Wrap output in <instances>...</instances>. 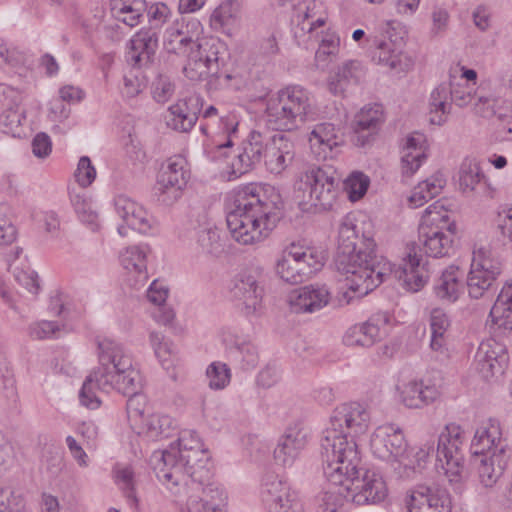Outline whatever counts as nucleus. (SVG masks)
Here are the masks:
<instances>
[{
	"label": "nucleus",
	"mask_w": 512,
	"mask_h": 512,
	"mask_svg": "<svg viewBox=\"0 0 512 512\" xmlns=\"http://www.w3.org/2000/svg\"><path fill=\"white\" fill-rule=\"evenodd\" d=\"M369 423L370 413L363 404H341L334 409L320 442L327 481L340 485L339 493L357 505L376 504L387 496L382 477L360 467L356 438L367 432Z\"/></svg>",
	"instance_id": "f257e3e1"
},
{
	"label": "nucleus",
	"mask_w": 512,
	"mask_h": 512,
	"mask_svg": "<svg viewBox=\"0 0 512 512\" xmlns=\"http://www.w3.org/2000/svg\"><path fill=\"white\" fill-rule=\"evenodd\" d=\"M338 272L346 275L347 291L340 298V306L369 294L383 281L387 273L380 267L372 238H359L357 226L346 218L339 227L338 248L334 260Z\"/></svg>",
	"instance_id": "f03ea898"
},
{
	"label": "nucleus",
	"mask_w": 512,
	"mask_h": 512,
	"mask_svg": "<svg viewBox=\"0 0 512 512\" xmlns=\"http://www.w3.org/2000/svg\"><path fill=\"white\" fill-rule=\"evenodd\" d=\"M283 201L272 186L249 184L235 191L233 209L227 213V227L240 244L263 241L283 216Z\"/></svg>",
	"instance_id": "7ed1b4c3"
},
{
	"label": "nucleus",
	"mask_w": 512,
	"mask_h": 512,
	"mask_svg": "<svg viewBox=\"0 0 512 512\" xmlns=\"http://www.w3.org/2000/svg\"><path fill=\"white\" fill-rule=\"evenodd\" d=\"M208 459L207 450L200 446L189 452L176 451V447L171 446L168 450L155 451L150 463L159 481L176 487L186 485L189 478L201 483L202 474L208 473L205 470Z\"/></svg>",
	"instance_id": "20e7f679"
},
{
	"label": "nucleus",
	"mask_w": 512,
	"mask_h": 512,
	"mask_svg": "<svg viewBox=\"0 0 512 512\" xmlns=\"http://www.w3.org/2000/svg\"><path fill=\"white\" fill-rule=\"evenodd\" d=\"M265 112L273 130L293 131L314 114L311 94L300 85H288L268 98Z\"/></svg>",
	"instance_id": "39448f33"
},
{
	"label": "nucleus",
	"mask_w": 512,
	"mask_h": 512,
	"mask_svg": "<svg viewBox=\"0 0 512 512\" xmlns=\"http://www.w3.org/2000/svg\"><path fill=\"white\" fill-rule=\"evenodd\" d=\"M339 181L331 168L309 165L294 183V198L303 211L329 210L337 198Z\"/></svg>",
	"instance_id": "423d86ee"
},
{
	"label": "nucleus",
	"mask_w": 512,
	"mask_h": 512,
	"mask_svg": "<svg viewBox=\"0 0 512 512\" xmlns=\"http://www.w3.org/2000/svg\"><path fill=\"white\" fill-rule=\"evenodd\" d=\"M97 355L99 367L94 369L85 379L79 392L80 403L90 409H96L100 406V400L94 391V385L100 380L103 371L109 372V375L119 372L120 369H127L133 362L130 353L125 347L111 338H96Z\"/></svg>",
	"instance_id": "0eeeda50"
},
{
	"label": "nucleus",
	"mask_w": 512,
	"mask_h": 512,
	"mask_svg": "<svg viewBox=\"0 0 512 512\" xmlns=\"http://www.w3.org/2000/svg\"><path fill=\"white\" fill-rule=\"evenodd\" d=\"M447 218V215L433 213L430 207L425 210L418 230V248L429 257L442 258L454 252L456 225L447 224Z\"/></svg>",
	"instance_id": "6e6552de"
},
{
	"label": "nucleus",
	"mask_w": 512,
	"mask_h": 512,
	"mask_svg": "<svg viewBox=\"0 0 512 512\" xmlns=\"http://www.w3.org/2000/svg\"><path fill=\"white\" fill-rule=\"evenodd\" d=\"M323 264L322 253L292 243L277 260L275 271L283 281L296 285L306 281Z\"/></svg>",
	"instance_id": "1a4fd4ad"
},
{
	"label": "nucleus",
	"mask_w": 512,
	"mask_h": 512,
	"mask_svg": "<svg viewBox=\"0 0 512 512\" xmlns=\"http://www.w3.org/2000/svg\"><path fill=\"white\" fill-rule=\"evenodd\" d=\"M372 453L379 459L390 462L395 471L411 468L408 459V444L403 431L394 425H382L371 436Z\"/></svg>",
	"instance_id": "9d476101"
},
{
	"label": "nucleus",
	"mask_w": 512,
	"mask_h": 512,
	"mask_svg": "<svg viewBox=\"0 0 512 512\" xmlns=\"http://www.w3.org/2000/svg\"><path fill=\"white\" fill-rule=\"evenodd\" d=\"M189 179L186 159L180 155L170 157L161 166L153 194L159 203L170 206L181 197Z\"/></svg>",
	"instance_id": "9b49d317"
},
{
	"label": "nucleus",
	"mask_w": 512,
	"mask_h": 512,
	"mask_svg": "<svg viewBox=\"0 0 512 512\" xmlns=\"http://www.w3.org/2000/svg\"><path fill=\"white\" fill-rule=\"evenodd\" d=\"M465 440L464 430L458 424H447L441 431L437 443V460L446 475L457 477L461 474L464 466Z\"/></svg>",
	"instance_id": "f8f14e48"
},
{
	"label": "nucleus",
	"mask_w": 512,
	"mask_h": 512,
	"mask_svg": "<svg viewBox=\"0 0 512 512\" xmlns=\"http://www.w3.org/2000/svg\"><path fill=\"white\" fill-rule=\"evenodd\" d=\"M508 362L509 357L505 345L494 339L480 343L475 355V363L477 371L484 379L502 375Z\"/></svg>",
	"instance_id": "ddd939ff"
},
{
	"label": "nucleus",
	"mask_w": 512,
	"mask_h": 512,
	"mask_svg": "<svg viewBox=\"0 0 512 512\" xmlns=\"http://www.w3.org/2000/svg\"><path fill=\"white\" fill-rule=\"evenodd\" d=\"M507 447L499 421L490 418L475 431L470 452L473 456L482 457L491 454H507Z\"/></svg>",
	"instance_id": "4468645a"
},
{
	"label": "nucleus",
	"mask_w": 512,
	"mask_h": 512,
	"mask_svg": "<svg viewBox=\"0 0 512 512\" xmlns=\"http://www.w3.org/2000/svg\"><path fill=\"white\" fill-rule=\"evenodd\" d=\"M268 138L260 132L252 131L242 142L240 152L231 164V175L234 178L249 172L264 159Z\"/></svg>",
	"instance_id": "2eb2a0df"
},
{
	"label": "nucleus",
	"mask_w": 512,
	"mask_h": 512,
	"mask_svg": "<svg viewBox=\"0 0 512 512\" xmlns=\"http://www.w3.org/2000/svg\"><path fill=\"white\" fill-rule=\"evenodd\" d=\"M231 296L244 305L246 314H253L261 305L263 288L259 286L254 271L245 270L238 273L230 286Z\"/></svg>",
	"instance_id": "dca6fc26"
},
{
	"label": "nucleus",
	"mask_w": 512,
	"mask_h": 512,
	"mask_svg": "<svg viewBox=\"0 0 512 512\" xmlns=\"http://www.w3.org/2000/svg\"><path fill=\"white\" fill-rule=\"evenodd\" d=\"M451 498L444 488L421 486L413 491L409 512H451Z\"/></svg>",
	"instance_id": "f3484780"
},
{
	"label": "nucleus",
	"mask_w": 512,
	"mask_h": 512,
	"mask_svg": "<svg viewBox=\"0 0 512 512\" xmlns=\"http://www.w3.org/2000/svg\"><path fill=\"white\" fill-rule=\"evenodd\" d=\"M294 157V144L283 134H276L268 138L263 160L270 173L276 175L282 173L291 165Z\"/></svg>",
	"instance_id": "a211bd4d"
},
{
	"label": "nucleus",
	"mask_w": 512,
	"mask_h": 512,
	"mask_svg": "<svg viewBox=\"0 0 512 512\" xmlns=\"http://www.w3.org/2000/svg\"><path fill=\"white\" fill-rule=\"evenodd\" d=\"M422 258L417 254L416 247L413 244L408 247L407 258L397 270L394 271V277L400 285L407 291L417 292L427 282L428 271L424 264H421Z\"/></svg>",
	"instance_id": "6ab92c4d"
},
{
	"label": "nucleus",
	"mask_w": 512,
	"mask_h": 512,
	"mask_svg": "<svg viewBox=\"0 0 512 512\" xmlns=\"http://www.w3.org/2000/svg\"><path fill=\"white\" fill-rule=\"evenodd\" d=\"M330 291L326 285H307L293 291L289 303L295 313H314L330 301Z\"/></svg>",
	"instance_id": "aec40b11"
},
{
	"label": "nucleus",
	"mask_w": 512,
	"mask_h": 512,
	"mask_svg": "<svg viewBox=\"0 0 512 512\" xmlns=\"http://www.w3.org/2000/svg\"><path fill=\"white\" fill-rule=\"evenodd\" d=\"M309 433L301 425L287 428L274 449L275 460L283 466H291L305 448Z\"/></svg>",
	"instance_id": "412c9836"
},
{
	"label": "nucleus",
	"mask_w": 512,
	"mask_h": 512,
	"mask_svg": "<svg viewBox=\"0 0 512 512\" xmlns=\"http://www.w3.org/2000/svg\"><path fill=\"white\" fill-rule=\"evenodd\" d=\"M100 380L94 385V390L98 389L104 392L116 390L123 395L135 394L142 387V377L138 370L133 368V362L127 369H120L119 372L109 375V372L103 371Z\"/></svg>",
	"instance_id": "4be33fe9"
},
{
	"label": "nucleus",
	"mask_w": 512,
	"mask_h": 512,
	"mask_svg": "<svg viewBox=\"0 0 512 512\" xmlns=\"http://www.w3.org/2000/svg\"><path fill=\"white\" fill-rule=\"evenodd\" d=\"M115 209L118 216L126 223L128 228L140 233H148L156 224V220L143 206L125 196L115 200Z\"/></svg>",
	"instance_id": "5701e85b"
},
{
	"label": "nucleus",
	"mask_w": 512,
	"mask_h": 512,
	"mask_svg": "<svg viewBox=\"0 0 512 512\" xmlns=\"http://www.w3.org/2000/svg\"><path fill=\"white\" fill-rule=\"evenodd\" d=\"M400 402L410 409H421L433 403L440 395L436 385L423 380H411L398 387Z\"/></svg>",
	"instance_id": "b1692460"
},
{
	"label": "nucleus",
	"mask_w": 512,
	"mask_h": 512,
	"mask_svg": "<svg viewBox=\"0 0 512 512\" xmlns=\"http://www.w3.org/2000/svg\"><path fill=\"white\" fill-rule=\"evenodd\" d=\"M160 35L142 27L130 40L128 60L137 67L150 64L157 51Z\"/></svg>",
	"instance_id": "393cba45"
},
{
	"label": "nucleus",
	"mask_w": 512,
	"mask_h": 512,
	"mask_svg": "<svg viewBox=\"0 0 512 512\" xmlns=\"http://www.w3.org/2000/svg\"><path fill=\"white\" fill-rule=\"evenodd\" d=\"M364 75V68L359 61H346L330 74L328 89L333 95L344 96L351 87L360 83Z\"/></svg>",
	"instance_id": "a878e982"
},
{
	"label": "nucleus",
	"mask_w": 512,
	"mask_h": 512,
	"mask_svg": "<svg viewBox=\"0 0 512 512\" xmlns=\"http://www.w3.org/2000/svg\"><path fill=\"white\" fill-rule=\"evenodd\" d=\"M340 130L332 123L315 125L309 136L310 147L318 158L332 157V151L342 143Z\"/></svg>",
	"instance_id": "bb28decb"
},
{
	"label": "nucleus",
	"mask_w": 512,
	"mask_h": 512,
	"mask_svg": "<svg viewBox=\"0 0 512 512\" xmlns=\"http://www.w3.org/2000/svg\"><path fill=\"white\" fill-rule=\"evenodd\" d=\"M383 122V113L380 105L364 107L356 114L353 129L357 135V144L364 146L374 135Z\"/></svg>",
	"instance_id": "cd10ccee"
},
{
	"label": "nucleus",
	"mask_w": 512,
	"mask_h": 512,
	"mask_svg": "<svg viewBox=\"0 0 512 512\" xmlns=\"http://www.w3.org/2000/svg\"><path fill=\"white\" fill-rule=\"evenodd\" d=\"M384 335V328L371 318L365 323L350 327L344 335V343L348 346L370 347Z\"/></svg>",
	"instance_id": "c85d7f7f"
},
{
	"label": "nucleus",
	"mask_w": 512,
	"mask_h": 512,
	"mask_svg": "<svg viewBox=\"0 0 512 512\" xmlns=\"http://www.w3.org/2000/svg\"><path fill=\"white\" fill-rule=\"evenodd\" d=\"M493 326L505 334L512 330V284H506L501 289L490 310Z\"/></svg>",
	"instance_id": "c756f323"
},
{
	"label": "nucleus",
	"mask_w": 512,
	"mask_h": 512,
	"mask_svg": "<svg viewBox=\"0 0 512 512\" xmlns=\"http://www.w3.org/2000/svg\"><path fill=\"white\" fill-rule=\"evenodd\" d=\"M147 10L146 0H111L113 17L130 28L141 23Z\"/></svg>",
	"instance_id": "7c9ffc66"
},
{
	"label": "nucleus",
	"mask_w": 512,
	"mask_h": 512,
	"mask_svg": "<svg viewBox=\"0 0 512 512\" xmlns=\"http://www.w3.org/2000/svg\"><path fill=\"white\" fill-rule=\"evenodd\" d=\"M260 494L268 509L271 504L281 502L285 498H291L292 495L298 493L291 490L287 482L277 474L267 472L262 479Z\"/></svg>",
	"instance_id": "2f4dec72"
},
{
	"label": "nucleus",
	"mask_w": 512,
	"mask_h": 512,
	"mask_svg": "<svg viewBox=\"0 0 512 512\" xmlns=\"http://www.w3.org/2000/svg\"><path fill=\"white\" fill-rule=\"evenodd\" d=\"M423 141V135L421 134L407 137L401 157V168L404 177H411L426 159Z\"/></svg>",
	"instance_id": "473e14b6"
},
{
	"label": "nucleus",
	"mask_w": 512,
	"mask_h": 512,
	"mask_svg": "<svg viewBox=\"0 0 512 512\" xmlns=\"http://www.w3.org/2000/svg\"><path fill=\"white\" fill-rule=\"evenodd\" d=\"M202 494L200 500L189 502L188 512H225L227 496L221 488L210 483L203 488Z\"/></svg>",
	"instance_id": "72a5a7b5"
},
{
	"label": "nucleus",
	"mask_w": 512,
	"mask_h": 512,
	"mask_svg": "<svg viewBox=\"0 0 512 512\" xmlns=\"http://www.w3.org/2000/svg\"><path fill=\"white\" fill-rule=\"evenodd\" d=\"M462 276L463 273L454 265L445 269L434 285L436 296L449 302L457 300L462 287Z\"/></svg>",
	"instance_id": "f704fd0d"
},
{
	"label": "nucleus",
	"mask_w": 512,
	"mask_h": 512,
	"mask_svg": "<svg viewBox=\"0 0 512 512\" xmlns=\"http://www.w3.org/2000/svg\"><path fill=\"white\" fill-rule=\"evenodd\" d=\"M508 459V454H491L480 459L478 473L485 487H492L497 482L507 466Z\"/></svg>",
	"instance_id": "c9c22d12"
},
{
	"label": "nucleus",
	"mask_w": 512,
	"mask_h": 512,
	"mask_svg": "<svg viewBox=\"0 0 512 512\" xmlns=\"http://www.w3.org/2000/svg\"><path fill=\"white\" fill-rule=\"evenodd\" d=\"M451 91L449 84L441 83L430 95V122L441 125L446 121V116L451 110Z\"/></svg>",
	"instance_id": "e433bc0d"
},
{
	"label": "nucleus",
	"mask_w": 512,
	"mask_h": 512,
	"mask_svg": "<svg viewBox=\"0 0 512 512\" xmlns=\"http://www.w3.org/2000/svg\"><path fill=\"white\" fill-rule=\"evenodd\" d=\"M459 187L462 192L476 191L477 187L485 188L486 180L478 163L465 160L459 169Z\"/></svg>",
	"instance_id": "4c0bfd02"
},
{
	"label": "nucleus",
	"mask_w": 512,
	"mask_h": 512,
	"mask_svg": "<svg viewBox=\"0 0 512 512\" xmlns=\"http://www.w3.org/2000/svg\"><path fill=\"white\" fill-rule=\"evenodd\" d=\"M147 252L146 245L129 246L120 254V261L124 269L135 272L146 279V266H147Z\"/></svg>",
	"instance_id": "58836bf2"
},
{
	"label": "nucleus",
	"mask_w": 512,
	"mask_h": 512,
	"mask_svg": "<svg viewBox=\"0 0 512 512\" xmlns=\"http://www.w3.org/2000/svg\"><path fill=\"white\" fill-rule=\"evenodd\" d=\"M444 185L445 180L440 176H432L431 178L419 183L409 197L411 206L414 208L422 206L428 200L439 195Z\"/></svg>",
	"instance_id": "ea45409f"
},
{
	"label": "nucleus",
	"mask_w": 512,
	"mask_h": 512,
	"mask_svg": "<svg viewBox=\"0 0 512 512\" xmlns=\"http://www.w3.org/2000/svg\"><path fill=\"white\" fill-rule=\"evenodd\" d=\"M196 242L202 253L213 257H219L224 252V244L221 242L220 233L214 226L207 225L196 231Z\"/></svg>",
	"instance_id": "a19ab883"
},
{
	"label": "nucleus",
	"mask_w": 512,
	"mask_h": 512,
	"mask_svg": "<svg viewBox=\"0 0 512 512\" xmlns=\"http://www.w3.org/2000/svg\"><path fill=\"white\" fill-rule=\"evenodd\" d=\"M173 431V420L168 415L152 414L144 420L143 433L151 440L168 438Z\"/></svg>",
	"instance_id": "79ce46f5"
},
{
	"label": "nucleus",
	"mask_w": 512,
	"mask_h": 512,
	"mask_svg": "<svg viewBox=\"0 0 512 512\" xmlns=\"http://www.w3.org/2000/svg\"><path fill=\"white\" fill-rule=\"evenodd\" d=\"M471 268L497 279L502 271V264L490 249L481 247L473 252Z\"/></svg>",
	"instance_id": "37998d69"
},
{
	"label": "nucleus",
	"mask_w": 512,
	"mask_h": 512,
	"mask_svg": "<svg viewBox=\"0 0 512 512\" xmlns=\"http://www.w3.org/2000/svg\"><path fill=\"white\" fill-rule=\"evenodd\" d=\"M375 45L376 51L372 57L375 62L391 69L402 70V54L393 41H375Z\"/></svg>",
	"instance_id": "c03bdc74"
},
{
	"label": "nucleus",
	"mask_w": 512,
	"mask_h": 512,
	"mask_svg": "<svg viewBox=\"0 0 512 512\" xmlns=\"http://www.w3.org/2000/svg\"><path fill=\"white\" fill-rule=\"evenodd\" d=\"M149 338L155 355L161 363L162 367L169 371L175 366L177 361V356L173 344L169 341H166L164 336L158 332H151Z\"/></svg>",
	"instance_id": "a18cd8bd"
},
{
	"label": "nucleus",
	"mask_w": 512,
	"mask_h": 512,
	"mask_svg": "<svg viewBox=\"0 0 512 512\" xmlns=\"http://www.w3.org/2000/svg\"><path fill=\"white\" fill-rule=\"evenodd\" d=\"M145 14L148 20V26L144 28L161 34L162 29L169 23L172 16L170 8L163 2L148 3Z\"/></svg>",
	"instance_id": "49530a36"
},
{
	"label": "nucleus",
	"mask_w": 512,
	"mask_h": 512,
	"mask_svg": "<svg viewBox=\"0 0 512 512\" xmlns=\"http://www.w3.org/2000/svg\"><path fill=\"white\" fill-rule=\"evenodd\" d=\"M223 44L216 39L203 40L197 42L195 51L201 56L203 61L212 69L213 74H217L222 62L220 57L221 50H223Z\"/></svg>",
	"instance_id": "de8ad7c7"
},
{
	"label": "nucleus",
	"mask_w": 512,
	"mask_h": 512,
	"mask_svg": "<svg viewBox=\"0 0 512 512\" xmlns=\"http://www.w3.org/2000/svg\"><path fill=\"white\" fill-rule=\"evenodd\" d=\"M230 357L238 362L243 369L254 368L258 363V351L249 342L237 343L229 348Z\"/></svg>",
	"instance_id": "09e8293b"
},
{
	"label": "nucleus",
	"mask_w": 512,
	"mask_h": 512,
	"mask_svg": "<svg viewBox=\"0 0 512 512\" xmlns=\"http://www.w3.org/2000/svg\"><path fill=\"white\" fill-rule=\"evenodd\" d=\"M185 76L192 81H200L214 75L212 69L195 50L187 54V64L183 68Z\"/></svg>",
	"instance_id": "8fccbe9b"
},
{
	"label": "nucleus",
	"mask_w": 512,
	"mask_h": 512,
	"mask_svg": "<svg viewBox=\"0 0 512 512\" xmlns=\"http://www.w3.org/2000/svg\"><path fill=\"white\" fill-rule=\"evenodd\" d=\"M496 279L471 268L467 277L470 297L479 299L488 293Z\"/></svg>",
	"instance_id": "3c124183"
},
{
	"label": "nucleus",
	"mask_w": 512,
	"mask_h": 512,
	"mask_svg": "<svg viewBox=\"0 0 512 512\" xmlns=\"http://www.w3.org/2000/svg\"><path fill=\"white\" fill-rule=\"evenodd\" d=\"M0 512H31L24 496L10 488L0 487Z\"/></svg>",
	"instance_id": "603ef678"
},
{
	"label": "nucleus",
	"mask_w": 512,
	"mask_h": 512,
	"mask_svg": "<svg viewBox=\"0 0 512 512\" xmlns=\"http://www.w3.org/2000/svg\"><path fill=\"white\" fill-rule=\"evenodd\" d=\"M115 477L127 500L131 502V505L137 508L138 499L134 491V472L132 468L130 466L117 465L115 468Z\"/></svg>",
	"instance_id": "864d4df0"
},
{
	"label": "nucleus",
	"mask_w": 512,
	"mask_h": 512,
	"mask_svg": "<svg viewBox=\"0 0 512 512\" xmlns=\"http://www.w3.org/2000/svg\"><path fill=\"white\" fill-rule=\"evenodd\" d=\"M206 376L209 381V387L214 390H220L229 384L231 373L225 363L213 362L208 366Z\"/></svg>",
	"instance_id": "5fc2aeb1"
},
{
	"label": "nucleus",
	"mask_w": 512,
	"mask_h": 512,
	"mask_svg": "<svg viewBox=\"0 0 512 512\" xmlns=\"http://www.w3.org/2000/svg\"><path fill=\"white\" fill-rule=\"evenodd\" d=\"M340 492V485L333 486L328 491L322 493L318 501L317 512H338V509L343 505L346 497Z\"/></svg>",
	"instance_id": "6e6d98bb"
},
{
	"label": "nucleus",
	"mask_w": 512,
	"mask_h": 512,
	"mask_svg": "<svg viewBox=\"0 0 512 512\" xmlns=\"http://www.w3.org/2000/svg\"><path fill=\"white\" fill-rule=\"evenodd\" d=\"M71 201L79 219L82 222L91 225L92 229H95L98 226V215L92 209L91 202H89L83 195L80 194L74 195L71 198Z\"/></svg>",
	"instance_id": "4d7b16f0"
},
{
	"label": "nucleus",
	"mask_w": 512,
	"mask_h": 512,
	"mask_svg": "<svg viewBox=\"0 0 512 512\" xmlns=\"http://www.w3.org/2000/svg\"><path fill=\"white\" fill-rule=\"evenodd\" d=\"M9 206L0 205V246L11 245L17 236L16 227L9 217Z\"/></svg>",
	"instance_id": "13d9d810"
},
{
	"label": "nucleus",
	"mask_w": 512,
	"mask_h": 512,
	"mask_svg": "<svg viewBox=\"0 0 512 512\" xmlns=\"http://www.w3.org/2000/svg\"><path fill=\"white\" fill-rule=\"evenodd\" d=\"M175 92V84L167 75L159 74L152 83V95L156 102L166 103Z\"/></svg>",
	"instance_id": "bf43d9fd"
},
{
	"label": "nucleus",
	"mask_w": 512,
	"mask_h": 512,
	"mask_svg": "<svg viewBox=\"0 0 512 512\" xmlns=\"http://www.w3.org/2000/svg\"><path fill=\"white\" fill-rule=\"evenodd\" d=\"M434 452V443L427 442L423 444L419 449L414 453V455H411L408 451V459L412 463L411 468H401L398 471V474L400 477H411L415 471L416 468H420L422 466V463H425L427 458L430 456L431 453Z\"/></svg>",
	"instance_id": "052dcab7"
},
{
	"label": "nucleus",
	"mask_w": 512,
	"mask_h": 512,
	"mask_svg": "<svg viewBox=\"0 0 512 512\" xmlns=\"http://www.w3.org/2000/svg\"><path fill=\"white\" fill-rule=\"evenodd\" d=\"M63 325L54 321L42 320L29 326V335L35 340L51 339L62 330Z\"/></svg>",
	"instance_id": "680f3d73"
},
{
	"label": "nucleus",
	"mask_w": 512,
	"mask_h": 512,
	"mask_svg": "<svg viewBox=\"0 0 512 512\" xmlns=\"http://www.w3.org/2000/svg\"><path fill=\"white\" fill-rule=\"evenodd\" d=\"M15 282L24 291L36 295L40 289L38 275L35 271L24 270L16 267L13 271Z\"/></svg>",
	"instance_id": "e2e57ef3"
},
{
	"label": "nucleus",
	"mask_w": 512,
	"mask_h": 512,
	"mask_svg": "<svg viewBox=\"0 0 512 512\" xmlns=\"http://www.w3.org/2000/svg\"><path fill=\"white\" fill-rule=\"evenodd\" d=\"M165 119L169 128L182 133L189 132L197 122V120L191 117V114L186 115L185 113L169 109Z\"/></svg>",
	"instance_id": "0e129e2a"
},
{
	"label": "nucleus",
	"mask_w": 512,
	"mask_h": 512,
	"mask_svg": "<svg viewBox=\"0 0 512 512\" xmlns=\"http://www.w3.org/2000/svg\"><path fill=\"white\" fill-rule=\"evenodd\" d=\"M203 107V100L199 95L193 94L184 99L178 100L175 104L169 107V110L179 111L186 115L191 114V117L198 120V116Z\"/></svg>",
	"instance_id": "69168bd1"
},
{
	"label": "nucleus",
	"mask_w": 512,
	"mask_h": 512,
	"mask_svg": "<svg viewBox=\"0 0 512 512\" xmlns=\"http://www.w3.org/2000/svg\"><path fill=\"white\" fill-rule=\"evenodd\" d=\"M369 179L361 172L353 173L346 181V189L349 193V198L352 201H357L362 198L369 187Z\"/></svg>",
	"instance_id": "338daca9"
},
{
	"label": "nucleus",
	"mask_w": 512,
	"mask_h": 512,
	"mask_svg": "<svg viewBox=\"0 0 512 512\" xmlns=\"http://www.w3.org/2000/svg\"><path fill=\"white\" fill-rule=\"evenodd\" d=\"M4 105L7 106V109L0 114V126L8 132L12 131L14 128H18L25 116L24 113L20 111L19 105H13L10 101L6 102Z\"/></svg>",
	"instance_id": "774afa93"
}]
</instances>
